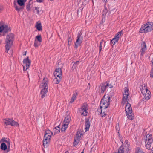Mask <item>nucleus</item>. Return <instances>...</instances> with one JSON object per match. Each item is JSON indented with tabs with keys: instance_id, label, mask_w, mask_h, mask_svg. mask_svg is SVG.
Segmentation results:
<instances>
[{
	"instance_id": "dca6fc26",
	"label": "nucleus",
	"mask_w": 153,
	"mask_h": 153,
	"mask_svg": "<svg viewBox=\"0 0 153 153\" xmlns=\"http://www.w3.org/2000/svg\"><path fill=\"white\" fill-rule=\"evenodd\" d=\"M80 137L79 136V134H77L76 137L74 139V141L73 142V145L74 146H75L77 145L79 142V139Z\"/></svg>"
},
{
	"instance_id": "b1692460",
	"label": "nucleus",
	"mask_w": 153,
	"mask_h": 153,
	"mask_svg": "<svg viewBox=\"0 0 153 153\" xmlns=\"http://www.w3.org/2000/svg\"><path fill=\"white\" fill-rule=\"evenodd\" d=\"M10 125L12 126H18V127H19V124L18 123L12 119H11Z\"/></svg>"
},
{
	"instance_id": "5701e85b",
	"label": "nucleus",
	"mask_w": 153,
	"mask_h": 153,
	"mask_svg": "<svg viewBox=\"0 0 153 153\" xmlns=\"http://www.w3.org/2000/svg\"><path fill=\"white\" fill-rule=\"evenodd\" d=\"M77 95L78 93L77 92H75L73 94L71 100L70 102V103H72L74 102V101L76 99V96Z\"/></svg>"
},
{
	"instance_id": "473e14b6",
	"label": "nucleus",
	"mask_w": 153,
	"mask_h": 153,
	"mask_svg": "<svg viewBox=\"0 0 153 153\" xmlns=\"http://www.w3.org/2000/svg\"><path fill=\"white\" fill-rule=\"evenodd\" d=\"M101 92L103 93L105 91V83H103L102 85H101Z\"/></svg>"
},
{
	"instance_id": "bf43d9fd",
	"label": "nucleus",
	"mask_w": 153,
	"mask_h": 153,
	"mask_svg": "<svg viewBox=\"0 0 153 153\" xmlns=\"http://www.w3.org/2000/svg\"><path fill=\"white\" fill-rule=\"evenodd\" d=\"M57 127V128H60V125H59L58 126H57L56 127Z\"/></svg>"
},
{
	"instance_id": "0e129e2a",
	"label": "nucleus",
	"mask_w": 153,
	"mask_h": 153,
	"mask_svg": "<svg viewBox=\"0 0 153 153\" xmlns=\"http://www.w3.org/2000/svg\"><path fill=\"white\" fill-rule=\"evenodd\" d=\"M102 69H103V68H104V66L103 67V66H102Z\"/></svg>"
},
{
	"instance_id": "20e7f679",
	"label": "nucleus",
	"mask_w": 153,
	"mask_h": 153,
	"mask_svg": "<svg viewBox=\"0 0 153 153\" xmlns=\"http://www.w3.org/2000/svg\"><path fill=\"white\" fill-rule=\"evenodd\" d=\"M125 111L127 117V118L131 120H132L134 117V115L132 113V109L130 104H129L128 101H127V104L126 105Z\"/></svg>"
},
{
	"instance_id": "a211bd4d",
	"label": "nucleus",
	"mask_w": 153,
	"mask_h": 153,
	"mask_svg": "<svg viewBox=\"0 0 153 153\" xmlns=\"http://www.w3.org/2000/svg\"><path fill=\"white\" fill-rule=\"evenodd\" d=\"M11 119L7 118L3 119V122L6 126L10 125Z\"/></svg>"
},
{
	"instance_id": "2f4dec72",
	"label": "nucleus",
	"mask_w": 153,
	"mask_h": 153,
	"mask_svg": "<svg viewBox=\"0 0 153 153\" xmlns=\"http://www.w3.org/2000/svg\"><path fill=\"white\" fill-rule=\"evenodd\" d=\"M151 94L149 92H147L146 94H144V97L145 99L146 100H148L151 97Z\"/></svg>"
},
{
	"instance_id": "603ef678",
	"label": "nucleus",
	"mask_w": 153,
	"mask_h": 153,
	"mask_svg": "<svg viewBox=\"0 0 153 153\" xmlns=\"http://www.w3.org/2000/svg\"><path fill=\"white\" fill-rule=\"evenodd\" d=\"M120 141L121 142H122L123 144H122L123 145V138L121 136H120Z\"/></svg>"
},
{
	"instance_id": "423d86ee",
	"label": "nucleus",
	"mask_w": 153,
	"mask_h": 153,
	"mask_svg": "<svg viewBox=\"0 0 153 153\" xmlns=\"http://www.w3.org/2000/svg\"><path fill=\"white\" fill-rule=\"evenodd\" d=\"M146 136L145 146L148 149H150L151 144L153 142L152 137L150 134H148Z\"/></svg>"
},
{
	"instance_id": "774afa93",
	"label": "nucleus",
	"mask_w": 153,
	"mask_h": 153,
	"mask_svg": "<svg viewBox=\"0 0 153 153\" xmlns=\"http://www.w3.org/2000/svg\"><path fill=\"white\" fill-rule=\"evenodd\" d=\"M83 8H84V7H83L82 8V9H81V10H83Z\"/></svg>"
},
{
	"instance_id": "79ce46f5",
	"label": "nucleus",
	"mask_w": 153,
	"mask_h": 153,
	"mask_svg": "<svg viewBox=\"0 0 153 153\" xmlns=\"http://www.w3.org/2000/svg\"><path fill=\"white\" fill-rule=\"evenodd\" d=\"M105 12L103 11V13L102 14V22H100V23L101 25L102 23H103V22L105 21V15H104Z\"/></svg>"
},
{
	"instance_id": "37998d69",
	"label": "nucleus",
	"mask_w": 153,
	"mask_h": 153,
	"mask_svg": "<svg viewBox=\"0 0 153 153\" xmlns=\"http://www.w3.org/2000/svg\"><path fill=\"white\" fill-rule=\"evenodd\" d=\"M90 0H85L82 2V5H84L85 6L89 2Z\"/></svg>"
},
{
	"instance_id": "f8f14e48",
	"label": "nucleus",
	"mask_w": 153,
	"mask_h": 153,
	"mask_svg": "<svg viewBox=\"0 0 153 153\" xmlns=\"http://www.w3.org/2000/svg\"><path fill=\"white\" fill-rule=\"evenodd\" d=\"M105 107L104 106L102 108L101 106V108H98L97 110V112L98 113V114L100 115V116L103 117L105 116Z\"/></svg>"
},
{
	"instance_id": "4468645a",
	"label": "nucleus",
	"mask_w": 153,
	"mask_h": 153,
	"mask_svg": "<svg viewBox=\"0 0 153 153\" xmlns=\"http://www.w3.org/2000/svg\"><path fill=\"white\" fill-rule=\"evenodd\" d=\"M140 88L141 92L143 95L146 94L147 92H149L150 94H151L150 91L147 89V84H145L144 87L142 86Z\"/></svg>"
},
{
	"instance_id": "6ab92c4d",
	"label": "nucleus",
	"mask_w": 153,
	"mask_h": 153,
	"mask_svg": "<svg viewBox=\"0 0 153 153\" xmlns=\"http://www.w3.org/2000/svg\"><path fill=\"white\" fill-rule=\"evenodd\" d=\"M71 120L70 116L69 115H67L65 118L63 123H65L68 125Z\"/></svg>"
},
{
	"instance_id": "aec40b11",
	"label": "nucleus",
	"mask_w": 153,
	"mask_h": 153,
	"mask_svg": "<svg viewBox=\"0 0 153 153\" xmlns=\"http://www.w3.org/2000/svg\"><path fill=\"white\" fill-rule=\"evenodd\" d=\"M50 139H49V138H45L44 137V140H45V141L44 140L43 145L44 147L45 146H46V147L48 146V144L50 141Z\"/></svg>"
},
{
	"instance_id": "49530a36",
	"label": "nucleus",
	"mask_w": 153,
	"mask_h": 153,
	"mask_svg": "<svg viewBox=\"0 0 153 153\" xmlns=\"http://www.w3.org/2000/svg\"><path fill=\"white\" fill-rule=\"evenodd\" d=\"M62 71V70L60 68L56 69L55 71V73H60V71Z\"/></svg>"
},
{
	"instance_id": "cd10ccee",
	"label": "nucleus",
	"mask_w": 153,
	"mask_h": 153,
	"mask_svg": "<svg viewBox=\"0 0 153 153\" xmlns=\"http://www.w3.org/2000/svg\"><path fill=\"white\" fill-rule=\"evenodd\" d=\"M135 153H145L139 147H137L135 149Z\"/></svg>"
},
{
	"instance_id": "f3484780",
	"label": "nucleus",
	"mask_w": 153,
	"mask_h": 153,
	"mask_svg": "<svg viewBox=\"0 0 153 153\" xmlns=\"http://www.w3.org/2000/svg\"><path fill=\"white\" fill-rule=\"evenodd\" d=\"M53 133L49 130H47L45 132L44 137L49 138L51 139V136L53 135Z\"/></svg>"
},
{
	"instance_id": "f704fd0d",
	"label": "nucleus",
	"mask_w": 153,
	"mask_h": 153,
	"mask_svg": "<svg viewBox=\"0 0 153 153\" xmlns=\"http://www.w3.org/2000/svg\"><path fill=\"white\" fill-rule=\"evenodd\" d=\"M35 39H36L37 41L39 43H41L42 41L41 36L40 35L37 36H36Z\"/></svg>"
},
{
	"instance_id": "2eb2a0df",
	"label": "nucleus",
	"mask_w": 153,
	"mask_h": 153,
	"mask_svg": "<svg viewBox=\"0 0 153 153\" xmlns=\"http://www.w3.org/2000/svg\"><path fill=\"white\" fill-rule=\"evenodd\" d=\"M85 131H88L90 126V121H89V118H85Z\"/></svg>"
},
{
	"instance_id": "de8ad7c7",
	"label": "nucleus",
	"mask_w": 153,
	"mask_h": 153,
	"mask_svg": "<svg viewBox=\"0 0 153 153\" xmlns=\"http://www.w3.org/2000/svg\"><path fill=\"white\" fill-rule=\"evenodd\" d=\"M35 10H36L37 13H36L38 14H39V7H35Z\"/></svg>"
},
{
	"instance_id": "bb28decb",
	"label": "nucleus",
	"mask_w": 153,
	"mask_h": 153,
	"mask_svg": "<svg viewBox=\"0 0 153 153\" xmlns=\"http://www.w3.org/2000/svg\"><path fill=\"white\" fill-rule=\"evenodd\" d=\"M0 148L2 150H6L7 148V146L5 143H2L0 146Z\"/></svg>"
},
{
	"instance_id": "09e8293b",
	"label": "nucleus",
	"mask_w": 153,
	"mask_h": 153,
	"mask_svg": "<svg viewBox=\"0 0 153 153\" xmlns=\"http://www.w3.org/2000/svg\"><path fill=\"white\" fill-rule=\"evenodd\" d=\"M102 42H100V45L99 46V51L100 52L102 49Z\"/></svg>"
},
{
	"instance_id": "9d476101",
	"label": "nucleus",
	"mask_w": 153,
	"mask_h": 153,
	"mask_svg": "<svg viewBox=\"0 0 153 153\" xmlns=\"http://www.w3.org/2000/svg\"><path fill=\"white\" fill-rule=\"evenodd\" d=\"M62 71H61L60 73H58L54 72L53 74L56 77L54 78V81L56 84H58L61 81L62 75Z\"/></svg>"
},
{
	"instance_id": "412c9836",
	"label": "nucleus",
	"mask_w": 153,
	"mask_h": 153,
	"mask_svg": "<svg viewBox=\"0 0 153 153\" xmlns=\"http://www.w3.org/2000/svg\"><path fill=\"white\" fill-rule=\"evenodd\" d=\"M119 39L118 37H116L114 36L112 40H111L110 43L111 45L113 44V45H114L116 43L118 42Z\"/></svg>"
},
{
	"instance_id": "6e6552de",
	"label": "nucleus",
	"mask_w": 153,
	"mask_h": 153,
	"mask_svg": "<svg viewBox=\"0 0 153 153\" xmlns=\"http://www.w3.org/2000/svg\"><path fill=\"white\" fill-rule=\"evenodd\" d=\"M129 150V146L123 144L119 148L117 152L114 153H128Z\"/></svg>"
},
{
	"instance_id": "e433bc0d",
	"label": "nucleus",
	"mask_w": 153,
	"mask_h": 153,
	"mask_svg": "<svg viewBox=\"0 0 153 153\" xmlns=\"http://www.w3.org/2000/svg\"><path fill=\"white\" fill-rule=\"evenodd\" d=\"M68 45L69 46H70L72 44L71 42L72 39L70 36H69V35L68 36Z\"/></svg>"
},
{
	"instance_id": "8fccbe9b",
	"label": "nucleus",
	"mask_w": 153,
	"mask_h": 153,
	"mask_svg": "<svg viewBox=\"0 0 153 153\" xmlns=\"http://www.w3.org/2000/svg\"><path fill=\"white\" fill-rule=\"evenodd\" d=\"M116 128L117 131H118V132H117V133H119L120 128V127H119V125H118V126H116Z\"/></svg>"
},
{
	"instance_id": "864d4df0",
	"label": "nucleus",
	"mask_w": 153,
	"mask_h": 153,
	"mask_svg": "<svg viewBox=\"0 0 153 153\" xmlns=\"http://www.w3.org/2000/svg\"><path fill=\"white\" fill-rule=\"evenodd\" d=\"M36 1L37 2L42 3L43 2V1L42 0H36Z\"/></svg>"
},
{
	"instance_id": "0eeeda50",
	"label": "nucleus",
	"mask_w": 153,
	"mask_h": 153,
	"mask_svg": "<svg viewBox=\"0 0 153 153\" xmlns=\"http://www.w3.org/2000/svg\"><path fill=\"white\" fill-rule=\"evenodd\" d=\"M82 33L81 31L78 32L76 42L75 43L74 48H77L79 46L82 42L83 38L82 36Z\"/></svg>"
},
{
	"instance_id": "1a4fd4ad",
	"label": "nucleus",
	"mask_w": 153,
	"mask_h": 153,
	"mask_svg": "<svg viewBox=\"0 0 153 153\" xmlns=\"http://www.w3.org/2000/svg\"><path fill=\"white\" fill-rule=\"evenodd\" d=\"M88 106V105L86 103H84L81 106L80 113L82 115H83L84 116H86L87 115Z\"/></svg>"
},
{
	"instance_id": "4c0bfd02",
	"label": "nucleus",
	"mask_w": 153,
	"mask_h": 153,
	"mask_svg": "<svg viewBox=\"0 0 153 153\" xmlns=\"http://www.w3.org/2000/svg\"><path fill=\"white\" fill-rule=\"evenodd\" d=\"M40 43H39L38 41H37L36 39H35L34 45L35 47H38L40 45Z\"/></svg>"
},
{
	"instance_id": "680f3d73",
	"label": "nucleus",
	"mask_w": 153,
	"mask_h": 153,
	"mask_svg": "<svg viewBox=\"0 0 153 153\" xmlns=\"http://www.w3.org/2000/svg\"><path fill=\"white\" fill-rule=\"evenodd\" d=\"M2 10V9L0 8V13L1 12Z\"/></svg>"
},
{
	"instance_id": "72a5a7b5",
	"label": "nucleus",
	"mask_w": 153,
	"mask_h": 153,
	"mask_svg": "<svg viewBox=\"0 0 153 153\" xmlns=\"http://www.w3.org/2000/svg\"><path fill=\"white\" fill-rule=\"evenodd\" d=\"M36 28L39 31H42V26L41 23L37 24L36 25Z\"/></svg>"
},
{
	"instance_id": "5fc2aeb1",
	"label": "nucleus",
	"mask_w": 153,
	"mask_h": 153,
	"mask_svg": "<svg viewBox=\"0 0 153 153\" xmlns=\"http://www.w3.org/2000/svg\"><path fill=\"white\" fill-rule=\"evenodd\" d=\"M25 66H23V70L24 71H25L27 69L25 68Z\"/></svg>"
},
{
	"instance_id": "393cba45",
	"label": "nucleus",
	"mask_w": 153,
	"mask_h": 153,
	"mask_svg": "<svg viewBox=\"0 0 153 153\" xmlns=\"http://www.w3.org/2000/svg\"><path fill=\"white\" fill-rule=\"evenodd\" d=\"M105 97V94L103 96V98L101 100V101L100 102V108H101V106L102 108H103L104 107H103V106L105 105V102L104 100V99Z\"/></svg>"
},
{
	"instance_id": "c9c22d12",
	"label": "nucleus",
	"mask_w": 153,
	"mask_h": 153,
	"mask_svg": "<svg viewBox=\"0 0 153 153\" xmlns=\"http://www.w3.org/2000/svg\"><path fill=\"white\" fill-rule=\"evenodd\" d=\"M32 1V0H30L28 4L26 5V8L28 11H30V6L31 4L30 3V2Z\"/></svg>"
},
{
	"instance_id": "13d9d810",
	"label": "nucleus",
	"mask_w": 153,
	"mask_h": 153,
	"mask_svg": "<svg viewBox=\"0 0 153 153\" xmlns=\"http://www.w3.org/2000/svg\"><path fill=\"white\" fill-rule=\"evenodd\" d=\"M26 52H24L23 53V56H25V55H26Z\"/></svg>"
},
{
	"instance_id": "4d7b16f0",
	"label": "nucleus",
	"mask_w": 153,
	"mask_h": 153,
	"mask_svg": "<svg viewBox=\"0 0 153 153\" xmlns=\"http://www.w3.org/2000/svg\"><path fill=\"white\" fill-rule=\"evenodd\" d=\"M126 144H127V145H128V146H130L129 144H128V140H126Z\"/></svg>"
},
{
	"instance_id": "c85d7f7f",
	"label": "nucleus",
	"mask_w": 153,
	"mask_h": 153,
	"mask_svg": "<svg viewBox=\"0 0 153 153\" xmlns=\"http://www.w3.org/2000/svg\"><path fill=\"white\" fill-rule=\"evenodd\" d=\"M53 132L54 133V134H56L59 133L60 131V128H57V127H55L53 129Z\"/></svg>"
},
{
	"instance_id": "a18cd8bd",
	"label": "nucleus",
	"mask_w": 153,
	"mask_h": 153,
	"mask_svg": "<svg viewBox=\"0 0 153 153\" xmlns=\"http://www.w3.org/2000/svg\"><path fill=\"white\" fill-rule=\"evenodd\" d=\"M146 50V49L141 48V51H140L141 52V55H143L145 53V51Z\"/></svg>"
},
{
	"instance_id": "7ed1b4c3",
	"label": "nucleus",
	"mask_w": 153,
	"mask_h": 153,
	"mask_svg": "<svg viewBox=\"0 0 153 153\" xmlns=\"http://www.w3.org/2000/svg\"><path fill=\"white\" fill-rule=\"evenodd\" d=\"M14 35L12 33L8 35L5 40L6 45L5 46L6 52H8V51L11 48L13 41Z\"/></svg>"
},
{
	"instance_id": "4be33fe9",
	"label": "nucleus",
	"mask_w": 153,
	"mask_h": 153,
	"mask_svg": "<svg viewBox=\"0 0 153 153\" xmlns=\"http://www.w3.org/2000/svg\"><path fill=\"white\" fill-rule=\"evenodd\" d=\"M111 96L110 97L109 96L107 97V99L106 100V103L107 104L106 105V109L108 108L110 104L111 98Z\"/></svg>"
},
{
	"instance_id": "39448f33",
	"label": "nucleus",
	"mask_w": 153,
	"mask_h": 153,
	"mask_svg": "<svg viewBox=\"0 0 153 153\" xmlns=\"http://www.w3.org/2000/svg\"><path fill=\"white\" fill-rule=\"evenodd\" d=\"M27 0H17L16 1L15 0L13 2V5L16 10L19 12L21 9H23L24 7L25 3Z\"/></svg>"
},
{
	"instance_id": "f03ea898",
	"label": "nucleus",
	"mask_w": 153,
	"mask_h": 153,
	"mask_svg": "<svg viewBox=\"0 0 153 153\" xmlns=\"http://www.w3.org/2000/svg\"><path fill=\"white\" fill-rule=\"evenodd\" d=\"M153 30V22H148L145 25H143L140 29L139 32L147 33Z\"/></svg>"
},
{
	"instance_id": "7c9ffc66",
	"label": "nucleus",
	"mask_w": 153,
	"mask_h": 153,
	"mask_svg": "<svg viewBox=\"0 0 153 153\" xmlns=\"http://www.w3.org/2000/svg\"><path fill=\"white\" fill-rule=\"evenodd\" d=\"M123 30H121L118 32L117 33H116L114 36L116 37H118V39H119L120 37L123 35Z\"/></svg>"
},
{
	"instance_id": "69168bd1",
	"label": "nucleus",
	"mask_w": 153,
	"mask_h": 153,
	"mask_svg": "<svg viewBox=\"0 0 153 153\" xmlns=\"http://www.w3.org/2000/svg\"><path fill=\"white\" fill-rule=\"evenodd\" d=\"M118 134H118V136H119V137H120V133H118Z\"/></svg>"
},
{
	"instance_id": "3c124183",
	"label": "nucleus",
	"mask_w": 153,
	"mask_h": 153,
	"mask_svg": "<svg viewBox=\"0 0 153 153\" xmlns=\"http://www.w3.org/2000/svg\"><path fill=\"white\" fill-rule=\"evenodd\" d=\"M150 76L151 78L153 77V70H151Z\"/></svg>"
},
{
	"instance_id": "9b49d317",
	"label": "nucleus",
	"mask_w": 153,
	"mask_h": 153,
	"mask_svg": "<svg viewBox=\"0 0 153 153\" xmlns=\"http://www.w3.org/2000/svg\"><path fill=\"white\" fill-rule=\"evenodd\" d=\"M129 90L128 87H125L124 92L125 93V95L126 96V97H123L122 102V103H123V105L125 104L126 100H127L128 98V97L129 95Z\"/></svg>"
},
{
	"instance_id": "c756f323",
	"label": "nucleus",
	"mask_w": 153,
	"mask_h": 153,
	"mask_svg": "<svg viewBox=\"0 0 153 153\" xmlns=\"http://www.w3.org/2000/svg\"><path fill=\"white\" fill-rule=\"evenodd\" d=\"M68 125L65 123H63L62 127L61 128V131L62 132H65L68 126Z\"/></svg>"
},
{
	"instance_id": "6e6d98bb",
	"label": "nucleus",
	"mask_w": 153,
	"mask_h": 153,
	"mask_svg": "<svg viewBox=\"0 0 153 153\" xmlns=\"http://www.w3.org/2000/svg\"><path fill=\"white\" fill-rule=\"evenodd\" d=\"M150 149L151 150V152H150V153H153V147L152 149L150 148Z\"/></svg>"
},
{
	"instance_id": "f257e3e1",
	"label": "nucleus",
	"mask_w": 153,
	"mask_h": 153,
	"mask_svg": "<svg viewBox=\"0 0 153 153\" xmlns=\"http://www.w3.org/2000/svg\"><path fill=\"white\" fill-rule=\"evenodd\" d=\"M41 86L42 89L40 92V95L41 98H43L45 97L48 91V79L47 78H44Z\"/></svg>"
},
{
	"instance_id": "052dcab7",
	"label": "nucleus",
	"mask_w": 153,
	"mask_h": 153,
	"mask_svg": "<svg viewBox=\"0 0 153 153\" xmlns=\"http://www.w3.org/2000/svg\"><path fill=\"white\" fill-rule=\"evenodd\" d=\"M152 64H153V61H152ZM151 70H153V66H152V68Z\"/></svg>"
},
{
	"instance_id": "c03bdc74",
	"label": "nucleus",
	"mask_w": 153,
	"mask_h": 153,
	"mask_svg": "<svg viewBox=\"0 0 153 153\" xmlns=\"http://www.w3.org/2000/svg\"><path fill=\"white\" fill-rule=\"evenodd\" d=\"M8 140H9V139ZM1 141L4 142H6L7 144V145H9V146H10V143L9 140L7 141V140H6L3 138H2L1 139Z\"/></svg>"
},
{
	"instance_id": "a19ab883",
	"label": "nucleus",
	"mask_w": 153,
	"mask_h": 153,
	"mask_svg": "<svg viewBox=\"0 0 153 153\" xmlns=\"http://www.w3.org/2000/svg\"><path fill=\"white\" fill-rule=\"evenodd\" d=\"M106 88L108 87L109 88H112L113 87V86L111 84H109V83L106 82Z\"/></svg>"
},
{
	"instance_id": "ddd939ff",
	"label": "nucleus",
	"mask_w": 153,
	"mask_h": 153,
	"mask_svg": "<svg viewBox=\"0 0 153 153\" xmlns=\"http://www.w3.org/2000/svg\"><path fill=\"white\" fill-rule=\"evenodd\" d=\"M23 63L25 65L26 69H27L30 65L31 61L29 59V57H27L26 58L23 59Z\"/></svg>"
},
{
	"instance_id": "a878e982",
	"label": "nucleus",
	"mask_w": 153,
	"mask_h": 153,
	"mask_svg": "<svg viewBox=\"0 0 153 153\" xmlns=\"http://www.w3.org/2000/svg\"><path fill=\"white\" fill-rule=\"evenodd\" d=\"M105 97V94L103 96V98L101 100V101L100 102V108H101V106L102 108H103L104 107H103V106L105 105V102L104 100V99Z\"/></svg>"
},
{
	"instance_id": "ea45409f",
	"label": "nucleus",
	"mask_w": 153,
	"mask_h": 153,
	"mask_svg": "<svg viewBox=\"0 0 153 153\" xmlns=\"http://www.w3.org/2000/svg\"><path fill=\"white\" fill-rule=\"evenodd\" d=\"M146 45L145 42H143L141 43V48L144 49H146Z\"/></svg>"
},
{
	"instance_id": "e2e57ef3",
	"label": "nucleus",
	"mask_w": 153,
	"mask_h": 153,
	"mask_svg": "<svg viewBox=\"0 0 153 153\" xmlns=\"http://www.w3.org/2000/svg\"><path fill=\"white\" fill-rule=\"evenodd\" d=\"M65 153H69V152H68V151H66Z\"/></svg>"
},
{
	"instance_id": "338daca9",
	"label": "nucleus",
	"mask_w": 153,
	"mask_h": 153,
	"mask_svg": "<svg viewBox=\"0 0 153 153\" xmlns=\"http://www.w3.org/2000/svg\"><path fill=\"white\" fill-rule=\"evenodd\" d=\"M104 7H105V3H104Z\"/></svg>"
},
{
	"instance_id": "58836bf2",
	"label": "nucleus",
	"mask_w": 153,
	"mask_h": 153,
	"mask_svg": "<svg viewBox=\"0 0 153 153\" xmlns=\"http://www.w3.org/2000/svg\"><path fill=\"white\" fill-rule=\"evenodd\" d=\"M79 61H77L74 62V64L72 68L74 69L76 68L77 66V65L79 64Z\"/></svg>"
}]
</instances>
